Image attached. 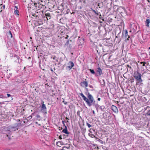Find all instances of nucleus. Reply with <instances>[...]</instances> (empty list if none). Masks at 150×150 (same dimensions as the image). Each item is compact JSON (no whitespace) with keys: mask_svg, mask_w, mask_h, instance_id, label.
<instances>
[{"mask_svg":"<svg viewBox=\"0 0 150 150\" xmlns=\"http://www.w3.org/2000/svg\"><path fill=\"white\" fill-rule=\"evenodd\" d=\"M80 94L82 97L83 99L86 103L89 106H91L92 103L93 101V96L89 93L88 94V98L85 96L82 93H81Z\"/></svg>","mask_w":150,"mask_h":150,"instance_id":"obj_1","label":"nucleus"},{"mask_svg":"<svg viewBox=\"0 0 150 150\" xmlns=\"http://www.w3.org/2000/svg\"><path fill=\"white\" fill-rule=\"evenodd\" d=\"M96 73L95 74V76H100L103 74L102 70L100 67L98 68L96 70Z\"/></svg>","mask_w":150,"mask_h":150,"instance_id":"obj_2","label":"nucleus"},{"mask_svg":"<svg viewBox=\"0 0 150 150\" xmlns=\"http://www.w3.org/2000/svg\"><path fill=\"white\" fill-rule=\"evenodd\" d=\"M81 86L83 87L86 88L88 86V83L86 81V79H85V81H82L80 83Z\"/></svg>","mask_w":150,"mask_h":150,"instance_id":"obj_3","label":"nucleus"},{"mask_svg":"<svg viewBox=\"0 0 150 150\" xmlns=\"http://www.w3.org/2000/svg\"><path fill=\"white\" fill-rule=\"evenodd\" d=\"M68 66L67 67V68H68L69 70H70L74 66V64L73 62L70 61L68 63Z\"/></svg>","mask_w":150,"mask_h":150,"instance_id":"obj_4","label":"nucleus"},{"mask_svg":"<svg viewBox=\"0 0 150 150\" xmlns=\"http://www.w3.org/2000/svg\"><path fill=\"white\" fill-rule=\"evenodd\" d=\"M39 10H36L35 11V13L34 14L33 13H32V16H35L36 18H38L39 16L40 12H38Z\"/></svg>","mask_w":150,"mask_h":150,"instance_id":"obj_5","label":"nucleus"},{"mask_svg":"<svg viewBox=\"0 0 150 150\" xmlns=\"http://www.w3.org/2000/svg\"><path fill=\"white\" fill-rule=\"evenodd\" d=\"M8 129H9L10 131L11 132H13L16 131V130H18L17 128H16L15 126H9L8 127Z\"/></svg>","mask_w":150,"mask_h":150,"instance_id":"obj_6","label":"nucleus"},{"mask_svg":"<svg viewBox=\"0 0 150 150\" xmlns=\"http://www.w3.org/2000/svg\"><path fill=\"white\" fill-rule=\"evenodd\" d=\"M111 109L115 112L116 113L118 112V110L117 107L116 106L112 105L111 106Z\"/></svg>","mask_w":150,"mask_h":150,"instance_id":"obj_7","label":"nucleus"},{"mask_svg":"<svg viewBox=\"0 0 150 150\" xmlns=\"http://www.w3.org/2000/svg\"><path fill=\"white\" fill-rule=\"evenodd\" d=\"M78 46H81L84 43V39L83 38H81L80 39H79L78 40Z\"/></svg>","mask_w":150,"mask_h":150,"instance_id":"obj_8","label":"nucleus"},{"mask_svg":"<svg viewBox=\"0 0 150 150\" xmlns=\"http://www.w3.org/2000/svg\"><path fill=\"white\" fill-rule=\"evenodd\" d=\"M21 122L16 123L14 124V126L17 128L18 129L19 128V127L21 126Z\"/></svg>","mask_w":150,"mask_h":150,"instance_id":"obj_9","label":"nucleus"},{"mask_svg":"<svg viewBox=\"0 0 150 150\" xmlns=\"http://www.w3.org/2000/svg\"><path fill=\"white\" fill-rule=\"evenodd\" d=\"M139 76H141V74L137 72H135L134 77L136 79L138 77H139Z\"/></svg>","mask_w":150,"mask_h":150,"instance_id":"obj_10","label":"nucleus"},{"mask_svg":"<svg viewBox=\"0 0 150 150\" xmlns=\"http://www.w3.org/2000/svg\"><path fill=\"white\" fill-rule=\"evenodd\" d=\"M18 4H13L12 5V9H15V8L16 9H18Z\"/></svg>","mask_w":150,"mask_h":150,"instance_id":"obj_11","label":"nucleus"},{"mask_svg":"<svg viewBox=\"0 0 150 150\" xmlns=\"http://www.w3.org/2000/svg\"><path fill=\"white\" fill-rule=\"evenodd\" d=\"M62 132L65 133L66 134H69V132H68L67 128L66 126H65V128H64L62 130Z\"/></svg>","mask_w":150,"mask_h":150,"instance_id":"obj_12","label":"nucleus"},{"mask_svg":"<svg viewBox=\"0 0 150 150\" xmlns=\"http://www.w3.org/2000/svg\"><path fill=\"white\" fill-rule=\"evenodd\" d=\"M41 110H46V108L45 104H44V102H42V104L41 107Z\"/></svg>","mask_w":150,"mask_h":150,"instance_id":"obj_13","label":"nucleus"},{"mask_svg":"<svg viewBox=\"0 0 150 150\" xmlns=\"http://www.w3.org/2000/svg\"><path fill=\"white\" fill-rule=\"evenodd\" d=\"M141 76H139V77L136 79V80L137 81V82L141 83L142 82V80L141 78Z\"/></svg>","mask_w":150,"mask_h":150,"instance_id":"obj_14","label":"nucleus"},{"mask_svg":"<svg viewBox=\"0 0 150 150\" xmlns=\"http://www.w3.org/2000/svg\"><path fill=\"white\" fill-rule=\"evenodd\" d=\"M149 23L150 20L149 19H146V25L148 27H149Z\"/></svg>","mask_w":150,"mask_h":150,"instance_id":"obj_15","label":"nucleus"},{"mask_svg":"<svg viewBox=\"0 0 150 150\" xmlns=\"http://www.w3.org/2000/svg\"><path fill=\"white\" fill-rule=\"evenodd\" d=\"M125 31H126V33L125 34V36L126 38H127V40H128L129 38H130V36L129 35H128V33H127V31L126 30Z\"/></svg>","mask_w":150,"mask_h":150,"instance_id":"obj_16","label":"nucleus"},{"mask_svg":"<svg viewBox=\"0 0 150 150\" xmlns=\"http://www.w3.org/2000/svg\"><path fill=\"white\" fill-rule=\"evenodd\" d=\"M5 8V6L3 4H0V9H4Z\"/></svg>","mask_w":150,"mask_h":150,"instance_id":"obj_17","label":"nucleus"},{"mask_svg":"<svg viewBox=\"0 0 150 150\" xmlns=\"http://www.w3.org/2000/svg\"><path fill=\"white\" fill-rule=\"evenodd\" d=\"M5 8V6L3 4H0V9H4Z\"/></svg>","mask_w":150,"mask_h":150,"instance_id":"obj_18","label":"nucleus"},{"mask_svg":"<svg viewBox=\"0 0 150 150\" xmlns=\"http://www.w3.org/2000/svg\"><path fill=\"white\" fill-rule=\"evenodd\" d=\"M100 82V84L101 85H102L103 86H104L105 84V81L103 79Z\"/></svg>","mask_w":150,"mask_h":150,"instance_id":"obj_19","label":"nucleus"},{"mask_svg":"<svg viewBox=\"0 0 150 150\" xmlns=\"http://www.w3.org/2000/svg\"><path fill=\"white\" fill-rule=\"evenodd\" d=\"M89 70L90 71V72L93 74H95V72L93 69H89Z\"/></svg>","mask_w":150,"mask_h":150,"instance_id":"obj_20","label":"nucleus"},{"mask_svg":"<svg viewBox=\"0 0 150 150\" xmlns=\"http://www.w3.org/2000/svg\"><path fill=\"white\" fill-rule=\"evenodd\" d=\"M8 37H10L11 38L12 37V34L10 31H9V32L8 33Z\"/></svg>","mask_w":150,"mask_h":150,"instance_id":"obj_21","label":"nucleus"},{"mask_svg":"<svg viewBox=\"0 0 150 150\" xmlns=\"http://www.w3.org/2000/svg\"><path fill=\"white\" fill-rule=\"evenodd\" d=\"M93 11L94 13L98 15L100 14V12H99L98 11H96L95 10H92Z\"/></svg>","mask_w":150,"mask_h":150,"instance_id":"obj_22","label":"nucleus"},{"mask_svg":"<svg viewBox=\"0 0 150 150\" xmlns=\"http://www.w3.org/2000/svg\"><path fill=\"white\" fill-rule=\"evenodd\" d=\"M70 145H71V144H68V146H64L63 147V148H67L68 149H69L70 148Z\"/></svg>","mask_w":150,"mask_h":150,"instance_id":"obj_23","label":"nucleus"},{"mask_svg":"<svg viewBox=\"0 0 150 150\" xmlns=\"http://www.w3.org/2000/svg\"><path fill=\"white\" fill-rule=\"evenodd\" d=\"M14 13L15 14L19 15V11L18 10H15L14 11Z\"/></svg>","mask_w":150,"mask_h":150,"instance_id":"obj_24","label":"nucleus"},{"mask_svg":"<svg viewBox=\"0 0 150 150\" xmlns=\"http://www.w3.org/2000/svg\"><path fill=\"white\" fill-rule=\"evenodd\" d=\"M100 109L102 111H103V110L105 108V107L104 106H100Z\"/></svg>","mask_w":150,"mask_h":150,"instance_id":"obj_25","label":"nucleus"},{"mask_svg":"<svg viewBox=\"0 0 150 150\" xmlns=\"http://www.w3.org/2000/svg\"><path fill=\"white\" fill-rule=\"evenodd\" d=\"M95 107L97 109L98 108L100 107V106L98 104H95Z\"/></svg>","mask_w":150,"mask_h":150,"instance_id":"obj_26","label":"nucleus"},{"mask_svg":"<svg viewBox=\"0 0 150 150\" xmlns=\"http://www.w3.org/2000/svg\"><path fill=\"white\" fill-rule=\"evenodd\" d=\"M92 104L94 106H95V104H96L95 103V101L94 100V98H93V101L92 102Z\"/></svg>","mask_w":150,"mask_h":150,"instance_id":"obj_27","label":"nucleus"},{"mask_svg":"<svg viewBox=\"0 0 150 150\" xmlns=\"http://www.w3.org/2000/svg\"><path fill=\"white\" fill-rule=\"evenodd\" d=\"M61 142H57V143L56 144L57 145V146H60L59 145H60L61 144Z\"/></svg>","mask_w":150,"mask_h":150,"instance_id":"obj_28","label":"nucleus"},{"mask_svg":"<svg viewBox=\"0 0 150 150\" xmlns=\"http://www.w3.org/2000/svg\"><path fill=\"white\" fill-rule=\"evenodd\" d=\"M86 124L89 128L91 126V125L88 123H87Z\"/></svg>","mask_w":150,"mask_h":150,"instance_id":"obj_29","label":"nucleus"},{"mask_svg":"<svg viewBox=\"0 0 150 150\" xmlns=\"http://www.w3.org/2000/svg\"><path fill=\"white\" fill-rule=\"evenodd\" d=\"M96 8L97 9L98 8H100V7H99V4H97L96 6Z\"/></svg>","mask_w":150,"mask_h":150,"instance_id":"obj_30","label":"nucleus"},{"mask_svg":"<svg viewBox=\"0 0 150 150\" xmlns=\"http://www.w3.org/2000/svg\"><path fill=\"white\" fill-rule=\"evenodd\" d=\"M141 64H143V66H144L145 65V64H146V63L145 62H141Z\"/></svg>","mask_w":150,"mask_h":150,"instance_id":"obj_31","label":"nucleus"},{"mask_svg":"<svg viewBox=\"0 0 150 150\" xmlns=\"http://www.w3.org/2000/svg\"><path fill=\"white\" fill-rule=\"evenodd\" d=\"M63 102L64 103V104L65 105H67V102L65 101L64 100H63Z\"/></svg>","mask_w":150,"mask_h":150,"instance_id":"obj_32","label":"nucleus"},{"mask_svg":"<svg viewBox=\"0 0 150 150\" xmlns=\"http://www.w3.org/2000/svg\"><path fill=\"white\" fill-rule=\"evenodd\" d=\"M45 15L46 16H50V13H46L45 14Z\"/></svg>","mask_w":150,"mask_h":150,"instance_id":"obj_33","label":"nucleus"},{"mask_svg":"<svg viewBox=\"0 0 150 150\" xmlns=\"http://www.w3.org/2000/svg\"><path fill=\"white\" fill-rule=\"evenodd\" d=\"M99 142L101 144H103V142L102 140H100L99 141Z\"/></svg>","mask_w":150,"mask_h":150,"instance_id":"obj_34","label":"nucleus"},{"mask_svg":"<svg viewBox=\"0 0 150 150\" xmlns=\"http://www.w3.org/2000/svg\"><path fill=\"white\" fill-rule=\"evenodd\" d=\"M69 41L68 40L67 41L66 43V45H68L69 44Z\"/></svg>","mask_w":150,"mask_h":150,"instance_id":"obj_35","label":"nucleus"},{"mask_svg":"<svg viewBox=\"0 0 150 150\" xmlns=\"http://www.w3.org/2000/svg\"><path fill=\"white\" fill-rule=\"evenodd\" d=\"M33 11L31 12V15H32V13H33L34 14L35 13V11H34V10H32Z\"/></svg>","mask_w":150,"mask_h":150,"instance_id":"obj_36","label":"nucleus"},{"mask_svg":"<svg viewBox=\"0 0 150 150\" xmlns=\"http://www.w3.org/2000/svg\"><path fill=\"white\" fill-rule=\"evenodd\" d=\"M7 96L8 97H10L11 96V95L10 94H9L7 93Z\"/></svg>","mask_w":150,"mask_h":150,"instance_id":"obj_37","label":"nucleus"},{"mask_svg":"<svg viewBox=\"0 0 150 150\" xmlns=\"http://www.w3.org/2000/svg\"><path fill=\"white\" fill-rule=\"evenodd\" d=\"M36 117L37 118H40V115H37L36 116Z\"/></svg>","mask_w":150,"mask_h":150,"instance_id":"obj_38","label":"nucleus"},{"mask_svg":"<svg viewBox=\"0 0 150 150\" xmlns=\"http://www.w3.org/2000/svg\"><path fill=\"white\" fill-rule=\"evenodd\" d=\"M62 123L64 125V126L65 127V126H66L65 125L64 121H62Z\"/></svg>","mask_w":150,"mask_h":150,"instance_id":"obj_39","label":"nucleus"},{"mask_svg":"<svg viewBox=\"0 0 150 150\" xmlns=\"http://www.w3.org/2000/svg\"><path fill=\"white\" fill-rule=\"evenodd\" d=\"M32 117L31 116H30L28 117V118H29V119H31Z\"/></svg>","mask_w":150,"mask_h":150,"instance_id":"obj_40","label":"nucleus"},{"mask_svg":"<svg viewBox=\"0 0 150 150\" xmlns=\"http://www.w3.org/2000/svg\"><path fill=\"white\" fill-rule=\"evenodd\" d=\"M3 96L2 95H0V98H3Z\"/></svg>","mask_w":150,"mask_h":150,"instance_id":"obj_41","label":"nucleus"},{"mask_svg":"<svg viewBox=\"0 0 150 150\" xmlns=\"http://www.w3.org/2000/svg\"><path fill=\"white\" fill-rule=\"evenodd\" d=\"M15 57H16V58L18 60V58H19L18 57V56H16V57L14 56Z\"/></svg>","mask_w":150,"mask_h":150,"instance_id":"obj_42","label":"nucleus"},{"mask_svg":"<svg viewBox=\"0 0 150 150\" xmlns=\"http://www.w3.org/2000/svg\"><path fill=\"white\" fill-rule=\"evenodd\" d=\"M56 58V56H54L53 57V59H55Z\"/></svg>","mask_w":150,"mask_h":150,"instance_id":"obj_43","label":"nucleus"},{"mask_svg":"<svg viewBox=\"0 0 150 150\" xmlns=\"http://www.w3.org/2000/svg\"><path fill=\"white\" fill-rule=\"evenodd\" d=\"M59 138L60 139H62V136L61 135H60L59 137Z\"/></svg>","mask_w":150,"mask_h":150,"instance_id":"obj_44","label":"nucleus"},{"mask_svg":"<svg viewBox=\"0 0 150 150\" xmlns=\"http://www.w3.org/2000/svg\"><path fill=\"white\" fill-rule=\"evenodd\" d=\"M89 86L90 88H93V86H91V85H89Z\"/></svg>","mask_w":150,"mask_h":150,"instance_id":"obj_45","label":"nucleus"},{"mask_svg":"<svg viewBox=\"0 0 150 150\" xmlns=\"http://www.w3.org/2000/svg\"><path fill=\"white\" fill-rule=\"evenodd\" d=\"M98 100H99V101L100 100V98H98Z\"/></svg>","mask_w":150,"mask_h":150,"instance_id":"obj_46","label":"nucleus"},{"mask_svg":"<svg viewBox=\"0 0 150 150\" xmlns=\"http://www.w3.org/2000/svg\"><path fill=\"white\" fill-rule=\"evenodd\" d=\"M147 115H150V113H147Z\"/></svg>","mask_w":150,"mask_h":150,"instance_id":"obj_47","label":"nucleus"},{"mask_svg":"<svg viewBox=\"0 0 150 150\" xmlns=\"http://www.w3.org/2000/svg\"><path fill=\"white\" fill-rule=\"evenodd\" d=\"M66 120H69V119L67 117H66Z\"/></svg>","mask_w":150,"mask_h":150,"instance_id":"obj_48","label":"nucleus"},{"mask_svg":"<svg viewBox=\"0 0 150 150\" xmlns=\"http://www.w3.org/2000/svg\"><path fill=\"white\" fill-rule=\"evenodd\" d=\"M93 114H95V111H94V110H93Z\"/></svg>","mask_w":150,"mask_h":150,"instance_id":"obj_49","label":"nucleus"},{"mask_svg":"<svg viewBox=\"0 0 150 150\" xmlns=\"http://www.w3.org/2000/svg\"><path fill=\"white\" fill-rule=\"evenodd\" d=\"M63 5H64V4L62 3V6H63Z\"/></svg>","mask_w":150,"mask_h":150,"instance_id":"obj_50","label":"nucleus"},{"mask_svg":"<svg viewBox=\"0 0 150 150\" xmlns=\"http://www.w3.org/2000/svg\"><path fill=\"white\" fill-rule=\"evenodd\" d=\"M79 8H80V9H81L82 8L81 7V6L79 7Z\"/></svg>","mask_w":150,"mask_h":150,"instance_id":"obj_51","label":"nucleus"},{"mask_svg":"<svg viewBox=\"0 0 150 150\" xmlns=\"http://www.w3.org/2000/svg\"><path fill=\"white\" fill-rule=\"evenodd\" d=\"M75 11V10H74V11L72 12L73 13H74V12Z\"/></svg>","mask_w":150,"mask_h":150,"instance_id":"obj_52","label":"nucleus"},{"mask_svg":"<svg viewBox=\"0 0 150 150\" xmlns=\"http://www.w3.org/2000/svg\"><path fill=\"white\" fill-rule=\"evenodd\" d=\"M35 123H36V124H38V122H35Z\"/></svg>","mask_w":150,"mask_h":150,"instance_id":"obj_53","label":"nucleus"},{"mask_svg":"<svg viewBox=\"0 0 150 150\" xmlns=\"http://www.w3.org/2000/svg\"><path fill=\"white\" fill-rule=\"evenodd\" d=\"M8 139H10L11 138H10V137H8Z\"/></svg>","mask_w":150,"mask_h":150,"instance_id":"obj_54","label":"nucleus"},{"mask_svg":"<svg viewBox=\"0 0 150 150\" xmlns=\"http://www.w3.org/2000/svg\"><path fill=\"white\" fill-rule=\"evenodd\" d=\"M101 16V14H100V17H100V16Z\"/></svg>","mask_w":150,"mask_h":150,"instance_id":"obj_55","label":"nucleus"},{"mask_svg":"<svg viewBox=\"0 0 150 150\" xmlns=\"http://www.w3.org/2000/svg\"><path fill=\"white\" fill-rule=\"evenodd\" d=\"M91 129H92V130H93V129H92V128H91V129H90V130H91Z\"/></svg>","mask_w":150,"mask_h":150,"instance_id":"obj_56","label":"nucleus"},{"mask_svg":"<svg viewBox=\"0 0 150 150\" xmlns=\"http://www.w3.org/2000/svg\"><path fill=\"white\" fill-rule=\"evenodd\" d=\"M51 70L52 71H53V70L52 69H51Z\"/></svg>","mask_w":150,"mask_h":150,"instance_id":"obj_57","label":"nucleus"},{"mask_svg":"<svg viewBox=\"0 0 150 150\" xmlns=\"http://www.w3.org/2000/svg\"><path fill=\"white\" fill-rule=\"evenodd\" d=\"M30 39H32V37H30Z\"/></svg>","mask_w":150,"mask_h":150,"instance_id":"obj_58","label":"nucleus"},{"mask_svg":"<svg viewBox=\"0 0 150 150\" xmlns=\"http://www.w3.org/2000/svg\"><path fill=\"white\" fill-rule=\"evenodd\" d=\"M30 59V57H28V59Z\"/></svg>","mask_w":150,"mask_h":150,"instance_id":"obj_59","label":"nucleus"},{"mask_svg":"<svg viewBox=\"0 0 150 150\" xmlns=\"http://www.w3.org/2000/svg\"><path fill=\"white\" fill-rule=\"evenodd\" d=\"M129 32H131V30H130Z\"/></svg>","mask_w":150,"mask_h":150,"instance_id":"obj_60","label":"nucleus"},{"mask_svg":"<svg viewBox=\"0 0 150 150\" xmlns=\"http://www.w3.org/2000/svg\"><path fill=\"white\" fill-rule=\"evenodd\" d=\"M148 2H150L149 0H148Z\"/></svg>","mask_w":150,"mask_h":150,"instance_id":"obj_61","label":"nucleus"},{"mask_svg":"<svg viewBox=\"0 0 150 150\" xmlns=\"http://www.w3.org/2000/svg\"><path fill=\"white\" fill-rule=\"evenodd\" d=\"M136 65H137V63H136Z\"/></svg>","mask_w":150,"mask_h":150,"instance_id":"obj_62","label":"nucleus"},{"mask_svg":"<svg viewBox=\"0 0 150 150\" xmlns=\"http://www.w3.org/2000/svg\"><path fill=\"white\" fill-rule=\"evenodd\" d=\"M2 11V10H1L0 11V12H1Z\"/></svg>","mask_w":150,"mask_h":150,"instance_id":"obj_63","label":"nucleus"},{"mask_svg":"<svg viewBox=\"0 0 150 150\" xmlns=\"http://www.w3.org/2000/svg\"><path fill=\"white\" fill-rule=\"evenodd\" d=\"M6 136H7V137H8V135H6Z\"/></svg>","mask_w":150,"mask_h":150,"instance_id":"obj_64","label":"nucleus"}]
</instances>
